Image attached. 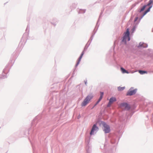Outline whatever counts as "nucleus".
<instances>
[{"mask_svg":"<svg viewBox=\"0 0 153 153\" xmlns=\"http://www.w3.org/2000/svg\"><path fill=\"white\" fill-rule=\"evenodd\" d=\"M139 72L141 74H143L145 73H147V72L146 71H141V70H139Z\"/></svg>","mask_w":153,"mask_h":153,"instance_id":"f8f14e48","label":"nucleus"},{"mask_svg":"<svg viewBox=\"0 0 153 153\" xmlns=\"http://www.w3.org/2000/svg\"><path fill=\"white\" fill-rule=\"evenodd\" d=\"M124 36L123 38V39L122 41L123 42H126V40L127 39H128V40L129 41L130 39V37L129 36V29L127 28V29L126 32L124 33Z\"/></svg>","mask_w":153,"mask_h":153,"instance_id":"f257e3e1","label":"nucleus"},{"mask_svg":"<svg viewBox=\"0 0 153 153\" xmlns=\"http://www.w3.org/2000/svg\"><path fill=\"white\" fill-rule=\"evenodd\" d=\"M136 91L135 90H133L132 91H129L127 93V95L129 96H131L134 94L136 93Z\"/></svg>","mask_w":153,"mask_h":153,"instance_id":"0eeeda50","label":"nucleus"},{"mask_svg":"<svg viewBox=\"0 0 153 153\" xmlns=\"http://www.w3.org/2000/svg\"><path fill=\"white\" fill-rule=\"evenodd\" d=\"M121 70L122 73H126L128 74V73L127 71H126L123 68H121Z\"/></svg>","mask_w":153,"mask_h":153,"instance_id":"9d476101","label":"nucleus"},{"mask_svg":"<svg viewBox=\"0 0 153 153\" xmlns=\"http://www.w3.org/2000/svg\"><path fill=\"white\" fill-rule=\"evenodd\" d=\"M146 5L142 7V8H141L140 10V12H141L143 11L145 9V8H146Z\"/></svg>","mask_w":153,"mask_h":153,"instance_id":"4468645a","label":"nucleus"},{"mask_svg":"<svg viewBox=\"0 0 153 153\" xmlns=\"http://www.w3.org/2000/svg\"><path fill=\"white\" fill-rule=\"evenodd\" d=\"M104 93L103 92H100V98L98 100L97 102L96 105L97 104L99 103V102H100V101L102 100V97Z\"/></svg>","mask_w":153,"mask_h":153,"instance_id":"1a4fd4ad","label":"nucleus"},{"mask_svg":"<svg viewBox=\"0 0 153 153\" xmlns=\"http://www.w3.org/2000/svg\"><path fill=\"white\" fill-rule=\"evenodd\" d=\"M120 106L127 110H128L130 108V106L126 103H122L120 104Z\"/></svg>","mask_w":153,"mask_h":153,"instance_id":"20e7f679","label":"nucleus"},{"mask_svg":"<svg viewBox=\"0 0 153 153\" xmlns=\"http://www.w3.org/2000/svg\"><path fill=\"white\" fill-rule=\"evenodd\" d=\"M84 54V52H82L81 55V56H80L79 57V59H78V62H77L76 65V66H77V65L79 64V63L81 61V59L83 55Z\"/></svg>","mask_w":153,"mask_h":153,"instance_id":"6e6552de","label":"nucleus"},{"mask_svg":"<svg viewBox=\"0 0 153 153\" xmlns=\"http://www.w3.org/2000/svg\"><path fill=\"white\" fill-rule=\"evenodd\" d=\"M151 7H150L148 9L145 11L143 13V16L145 15L148 12L150 11Z\"/></svg>","mask_w":153,"mask_h":153,"instance_id":"ddd939ff","label":"nucleus"},{"mask_svg":"<svg viewBox=\"0 0 153 153\" xmlns=\"http://www.w3.org/2000/svg\"><path fill=\"white\" fill-rule=\"evenodd\" d=\"M137 18H136V19L135 20L136 21L137 20Z\"/></svg>","mask_w":153,"mask_h":153,"instance_id":"dca6fc26","label":"nucleus"},{"mask_svg":"<svg viewBox=\"0 0 153 153\" xmlns=\"http://www.w3.org/2000/svg\"><path fill=\"white\" fill-rule=\"evenodd\" d=\"M98 129V128L96 126V125H94L92 127L91 132L90 133V134L91 135L93 134H94L95 131H97Z\"/></svg>","mask_w":153,"mask_h":153,"instance_id":"39448f33","label":"nucleus"},{"mask_svg":"<svg viewBox=\"0 0 153 153\" xmlns=\"http://www.w3.org/2000/svg\"><path fill=\"white\" fill-rule=\"evenodd\" d=\"M103 126L104 128L103 131L105 133H108L110 132V128L108 125L105 123H102Z\"/></svg>","mask_w":153,"mask_h":153,"instance_id":"7ed1b4c3","label":"nucleus"},{"mask_svg":"<svg viewBox=\"0 0 153 153\" xmlns=\"http://www.w3.org/2000/svg\"><path fill=\"white\" fill-rule=\"evenodd\" d=\"M125 87H118V89L119 91H122L123 90H124L125 89Z\"/></svg>","mask_w":153,"mask_h":153,"instance_id":"9b49d317","label":"nucleus"},{"mask_svg":"<svg viewBox=\"0 0 153 153\" xmlns=\"http://www.w3.org/2000/svg\"><path fill=\"white\" fill-rule=\"evenodd\" d=\"M116 100V99L115 97L111 98L109 100V101L108 103V104L107 105V106L109 107L112 104V103L114 102Z\"/></svg>","mask_w":153,"mask_h":153,"instance_id":"423d86ee","label":"nucleus"},{"mask_svg":"<svg viewBox=\"0 0 153 153\" xmlns=\"http://www.w3.org/2000/svg\"><path fill=\"white\" fill-rule=\"evenodd\" d=\"M152 3V0H150L148 3L147 5L149 6Z\"/></svg>","mask_w":153,"mask_h":153,"instance_id":"2eb2a0df","label":"nucleus"},{"mask_svg":"<svg viewBox=\"0 0 153 153\" xmlns=\"http://www.w3.org/2000/svg\"><path fill=\"white\" fill-rule=\"evenodd\" d=\"M93 97L91 95H88L84 99L83 102L81 103L82 106H85L88 104L90 100Z\"/></svg>","mask_w":153,"mask_h":153,"instance_id":"f03ea898","label":"nucleus"}]
</instances>
